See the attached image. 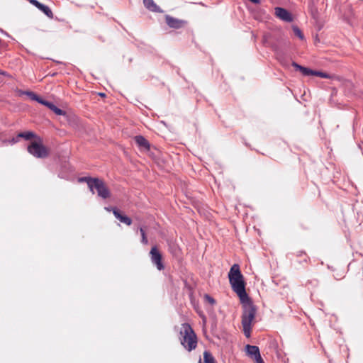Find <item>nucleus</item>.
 Returning <instances> with one entry per match:
<instances>
[{
  "mask_svg": "<svg viewBox=\"0 0 363 363\" xmlns=\"http://www.w3.org/2000/svg\"><path fill=\"white\" fill-rule=\"evenodd\" d=\"M228 278L232 289L236 293L241 303L249 302L250 298L245 291L244 277L238 264H234L231 267L228 272Z\"/></svg>",
  "mask_w": 363,
  "mask_h": 363,
  "instance_id": "obj_1",
  "label": "nucleus"
},
{
  "mask_svg": "<svg viewBox=\"0 0 363 363\" xmlns=\"http://www.w3.org/2000/svg\"><path fill=\"white\" fill-rule=\"evenodd\" d=\"M255 315L256 308L253 304L249 303L243 306L242 325L243 333L247 337H249L251 335L252 326L255 322Z\"/></svg>",
  "mask_w": 363,
  "mask_h": 363,
  "instance_id": "obj_2",
  "label": "nucleus"
},
{
  "mask_svg": "<svg viewBox=\"0 0 363 363\" xmlns=\"http://www.w3.org/2000/svg\"><path fill=\"white\" fill-rule=\"evenodd\" d=\"M181 344L188 351L194 350L197 346V337L189 324L185 323L182 325L180 331Z\"/></svg>",
  "mask_w": 363,
  "mask_h": 363,
  "instance_id": "obj_3",
  "label": "nucleus"
},
{
  "mask_svg": "<svg viewBox=\"0 0 363 363\" xmlns=\"http://www.w3.org/2000/svg\"><path fill=\"white\" fill-rule=\"evenodd\" d=\"M30 154L38 158H45L49 155L50 149L45 147L42 143L33 141L28 147Z\"/></svg>",
  "mask_w": 363,
  "mask_h": 363,
  "instance_id": "obj_4",
  "label": "nucleus"
},
{
  "mask_svg": "<svg viewBox=\"0 0 363 363\" xmlns=\"http://www.w3.org/2000/svg\"><path fill=\"white\" fill-rule=\"evenodd\" d=\"M95 189L99 196L106 199L111 196V191L105 182L99 179H96L93 184V189Z\"/></svg>",
  "mask_w": 363,
  "mask_h": 363,
  "instance_id": "obj_5",
  "label": "nucleus"
},
{
  "mask_svg": "<svg viewBox=\"0 0 363 363\" xmlns=\"http://www.w3.org/2000/svg\"><path fill=\"white\" fill-rule=\"evenodd\" d=\"M150 256L152 264L156 266L158 270L161 271L164 269V266L162 263V254L160 252L157 246H154L151 248Z\"/></svg>",
  "mask_w": 363,
  "mask_h": 363,
  "instance_id": "obj_6",
  "label": "nucleus"
},
{
  "mask_svg": "<svg viewBox=\"0 0 363 363\" xmlns=\"http://www.w3.org/2000/svg\"><path fill=\"white\" fill-rule=\"evenodd\" d=\"M274 10L275 16L279 19L284 21L286 22L292 21L293 18L291 17V15L286 9L281 7H276Z\"/></svg>",
  "mask_w": 363,
  "mask_h": 363,
  "instance_id": "obj_7",
  "label": "nucleus"
},
{
  "mask_svg": "<svg viewBox=\"0 0 363 363\" xmlns=\"http://www.w3.org/2000/svg\"><path fill=\"white\" fill-rule=\"evenodd\" d=\"M167 24L170 27L173 28H181L183 26H184L186 23V22L184 20H180L175 18L174 17L167 16L165 18Z\"/></svg>",
  "mask_w": 363,
  "mask_h": 363,
  "instance_id": "obj_8",
  "label": "nucleus"
},
{
  "mask_svg": "<svg viewBox=\"0 0 363 363\" xmlns=\"http://www.w3.org/2000/svg\"><path fill=\"white\" fill-rule=\"evenodd\" d=\"M32 5L37 7L39 10H40L42 12H43L48 18H53V13L50 10V9L41 3H40L37 0H28Z\"/></svg>",
  "mask_w": 363,
  "mask_h": 363,
  "instance_id": "obj_9",
  "label": "nucleus"
},
{
  "mask_svg": "<svg viewBox=\"0 0 363 363\" xmlns=\"http://www.w3.org/2000/svg\"><path fill=\"white\" fill-rule=\"evenodd\" d=\"M113 213L121 223H123L127 225H130L132 224L131 218L125 215L121 214L116 208L113 209Z\"/></svg>",
  "mask_w": 363,
  "mask_h": 363,
  "instance_id": "obj_10",
  "label": "nucleus"
},
{
  "mask_svg": "<svg viewBox=\"0 0 363 363\" xmlns=\"http://www.w3.org/2000/svg\"><path fill=\"white\" fill-rule=\"evenodd\" d=\"M135 141L140 148H143L145 150H150V143L143 136H135Z\"/></svg>",
  "mask_w": 363,
  "mask_h": 363,
  "instance_id": "obj_11",
  "label": "nucleus"
},
{
  "mask_svg": "<svg viewBox=\"0 0 363 363\" xmlns=\"http://www.w3.org/2000/svg\"><path fill=\"white\" fill-rule=\"evenodd\" d=\"M245 350L247 354L252 359L260 354L259 347L255 345H246Z\"/></svg>",
  "mask_w": 363,
  "mask_h": 363,
  "instance_id": "obj_12",
  "label": "nucleus"
},
{
  "mask_svg": "<svg viewBox=\"0 0 363 363\" xmlns=\"http://www.w3.org/2000/svg\"><path fill=\"white\" fill-rule=\"evenodd\" d=\"M292 66L295 67L296 70L300 71L305 76L313 75L314 70L301 66L296 62H293Z\"/></svg>",
  "mask_w": 363,
  "mask_h": 363,
  "instance_id": "obj_13",
  "label": "nucleus"
},
{
  "mask_svg": "<svg viewBox=\"0 0 363 363\" xmlns=\"http://www.w3.org/2000/svg\"><path fill=\"white\" fill-rule=\"evenodd\" d=\"M143 4L150 11H157L158 9V6L153 0H143Z\"/></svg>",
  "mask_w": 363,
  "mask_h": 363,
  "instance_id": "obj_14",
  "label": "nucleus"
},
{
  "mask_svg": "<svg viewBox=\"0 0 363 363\" xmlns=\"http://www.w3.org/2000/svg\"><path fill=\"white\" fill-rule=\"evenodd\" d=\"M47 107L52 110L55 113L59 116H64L66 114L65 111L57 108L55 104L50 102L49 104H47Z\"/></svg>",
  "mask_w": 363,
  "mask_h": 363,
  "instance_id": "obj_15",
  "label": "nucleus"
},
{
  "mask_svg": "<svg viewBox=\"0 0 363 363\" xmlns=\"http://www.w3.org/2000/svg\"><path fill=\"white\" fill-rule=\"evenodd\" d=\"M97 178H91V177H82L79 179V182H86L89 188L90 189V190L92 191V193L94 194V191H93V184L94 183V181L96 180Z\"/></svg>",
  "mask_w": 363,
  "mask_h": 363,
  "instance_id": "obj_16",
  "label": "nucleus"
},
{
  "mask_svg": "<svg viewBox=\"0 0 363 363\" xmlns=\"http://www.w3.org/2000/svg\"><path fill=\"white\" fill-rule=\"evenodd\" d=\"M203 361H204V363H216L215 358L213 357L211 353L208 351H204Z\"/></svg>",
  "mask_w": 363,
  "mask_h": 363,
  "instance_id": "obj_17",
  "label": "nucleus"
},
{
  "mask_svg": "<svg viewBox=\"0 0 363 363\" xmlns=\"http://www.w3.org/2000/svg\"><path fill=\"white\" fill-rule=\"evenodd\" d=\"M18 136L20 138H23L26 140H30V139L33 138L35 136V135L32 132H24V133H19L18 135Z\"/></svg>",
  "mask_w": 363,
  "mask_h": 363,
  "instance_id": "obj_18",
  "label": "nucleus"
},
{
  "mask_svg": "<svg viewBox=\"0 0 363 363\" xmlns=\"http://www.w3.org/2000/svg\"><path fill=\"white\" fill-rule=\"evenodd\" d=\"M140 235L142 237V239H141L142 243L144 245H147L148 243V240H147L145 231L143 228H142V227L140 228Z\"/></svg>",
  "mask_w": 363,
  "mask_h": 363,
  "instance_id": "obj_19",
  "label": "nucleus"
},
{
  "mask_svg": "<svg viewBox=\"0 0 363 363\" xmlns=\"http://www.w3.org/2000/svg\"><path fill=\"white\" fill-rule=\"evenodd\" d=\"M313 75L314 76H317V77H320L321 78H324V79H330L332 78L329 74H328L327 73H325V72H320V71H313Z\"/></svg>",
  "mask_w": 363,
  "mask_h": 363,
  "instance_id": "obj_20",
  "label": "nucleus"
},
{
  "mask_svg": "<svg viewBox=\"0 0 363 363\" xmlns=\"http://www.w3.org/2000/svg\"><path fill=\"white\" fill-rule=\"evenodd\" d=\"M293 30L295 35L298 37L301 40H303L304 38L303 33L297 26H294Z\"/></svg>",
  "mask_w": 363,
  "mask_h": 363,
  "instance_id": "obj_21",
  "label": "nucleus"
},
{
  "mask_svg": "<svg viewBox=\"0 0 363 363\" xmlns=\"http://www.w3.org/2000/svg\"><path fill=\"white\" fill-rule=\"evenodd\" d=\"M26 94L33 101L38 100L39 96L37 94H35L34 92L28 91V92H26Z\"/></svg>",
  "mask_w": 363,
  "mask_h": 363,
  "instance_id": "obj_22",
  "label": "nucleus"
},
{
  "mask_svg": "<svg viewBox=\"0 0 363 363\" xmlns=\"http://www.w3.org/2000/svg\"><path fill=\"white\" fill-rule=\"evenodd\" d=\"M205 299L209 303H211V305H213L216 301L214 300L213 298H212L211 296H210L208 294H206L205 296H204Z\"/></svg>",
  "mask_w": 363,
  "mask_h": 363,
  "instance_id": "obj_23",
  "label": "nucleus"
},
{
  "mask_svg": "<svg viewBox=\"0 0 363 363\" xmlns=\"http://www.w3.org/2000/svg\"><path fill=\"white\" fill-rule=\"evenodd\" d=\"M253 360L255 363H264L260 354L255 357Z\"/></svg>",
  "mask_w": 363,
  "mask_h": 363,
  "instance_id": "obj_24",
  "label": "nucleus"
},
{
  "mask_svg": "<svg viewBox=\"0 0 363 363\" xmlns=\"http://www.w3.org/2000/svg\"><path fill=\"white\" fill-rule=\"evenodd\" d=\"M298 256H303V261L305 262H307L309 259V257L307 256V255L303 252H299L298 254Z\"/></svg>",
  "mask_w": 363,
  "mask_h": 363,
  "instance_id": "obj_25",
  "label": "nucleus"
},
{
  "mask_svg": "<svg viewBox=\"0 0 363 363\" xmlns=\"http://www.w3.org/2000/svg\"><path fill=\"white\" fill-rule=\"evenodd\" d=\"M36 101L39 102L41 104L45 105V106H47V104H50L49 101L44 100V99H41L40 97H39L38 100H37Z\"/></svg>",
  "mask_w": 363,
  "mask_h": 363,
  "instance_id": "obj_26",
  "label": "nucleus"
},
{
  "mask_svg": "<svg viewBox=\"0 0 363 363\" xmlns=\"http://www.w3.org/2000/svg\"><path fill=\"white\" fill-rule=\"evenodd\" d=\"M251 2L254 3V4H259L260 1L259 0H250Z\"/></svg>",
  "mask_w": 363,
  "mask_h": 363,
  "instance_id": "obj_27",
  "label": "nucleus"
},
{
  "mask_svg": "<svg viewBox=\"0 0 363 363\" xmlns=\"http://www.w3.org/2000/svg\"><path fill=\"white\" fill-rule=\"evenodd\" d=\"M113 208H108V207H106V208H105V209H106V211H113Z\"/></svg>",
  "mask_w": 363,
  "mask_h": 363,
  "instance_id": "obj_28",
  "label": "nucleus"
},
{
  "mask_svg": "<svg viewBox=\"0 0 363 363\" xmlns=\"http://www.w3.org/2000/svg\"><path fill=\"white\" fill-rule=\"evenodd\" d=\"M199 363H201V359H199Z\"/></svg>",
  "mask_w": 363,
  "mask_h": 363,
  "instance_id": "obj_29",
  "label": "nucleus"
}]
</instances>
